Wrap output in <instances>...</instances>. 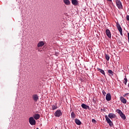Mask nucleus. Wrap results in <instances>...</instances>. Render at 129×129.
Segmentation results:
<instances>
[{"instance_id": "nucleus-1", "label": "nucleus", "mask_w": 129, "mask_h": 129, "mask_svg": "<svg viewBox=\"0 0 129 129\" xmlns=\"http://www.w3.org/2000/svg\"><path fill=\"white\" fill-rule=\"evenodd\" d=\"M29 121L31 125H35L36 124V120L33 117H30L29 118Z\"/></svg>"}, {"instance_id": "nucleus-2", "label": "nucleus", "mask_w": 129, "mask_h": 129, "mask_svg": "<svg viewBox=\"0 0 129 129\" xmlns=\"http://www.w3.org/2000/svg\"><path fill=\"white\" fill-rule=\"evenodd\" d=\"M105 117L106 118V120L107 123L109 124L110 126H113V123L112 122V121H111V120H110V119L107 116V115H105Z\"/></svg>"}, {"instance_id": "nucleus-3", "label": "nucleus", "mask_w": 129, "mask_h": 129, "mask_svg": "<svg viewBox=\"0 0 129 129\" xmlns=\"http://www.w3.org/2000/svg\"><path fill=\"white\" fill-rule=\"evenodd\" d=\"M117 112L119 114L120 116L123 119H125V115L122 113V111L120 110V109H117Z\"/></svg>"}, {"instance_id": "nucleus-4", "label": "nucleus", "mask_w": 129, "mask_h": 129, "mask_svg": "<svg viewBox=\"0 0 129 129\" xmlns=\"http://www.w3.org/2000/svg\"><path fill=\"white\" fill-rule=\"evenodd\" d=\"M116 4L118 9L120 10L122 9V5L121 4L120 0H116Z\"/></svg>"}, {"instance_id": "nucleus-5", "label": "nucleus", "mask_w": 129, "mask_h": 129, "mask_svg": "<svg viewBox=\"0 0 129 129\" xmlns=\"http://www.w3.org/2000/svg\"><path fill=\"white\" fill-rule=\"evenodd\" d=\"M61 115H62V112H61V110H56V112L54 113V116L57 117H59Z\"/></svg>"}, {"instance_id": "nucleus-6", "label": "nucleus", "mask_w": 129, "mask_h": 129, "mask_svg": "<svg viewBox=\"0 0 129 129\" xmlns=\"http://www.w3.org/2000/svg\"><path fill=\"white\" fill-rule=\"evenodd\" d=\"M116 27L117 28L118 30L119 31L121 36H122V29L121 28V27H120V25L119 24H116Z\"/></svg>"}, {"instance_id": "nucleus-7", "label": "nucleus", "mask_w": 129, "mask_h": 129, "mask_svg": "<svg viewBox=\"0 0 129 129\" xmlns=\"http://www.w3.org/2000/svg\"><path fill=\"white\" fill-rule=\"evenodd\" d=\"M106 100H107V101H110V100H111V95L110 93H108L106 94Z\"/></svg>"}, {"instance_id": "nucleus-8", "label": "nucleus", "mask_w": 129, "mask_h": 129, "mask_svg": "<svg viewBox=\"0 0 129 129\" xmlns=\"http://www.w3.org/2000/svg\"><path fill=\"white\" fill-rule=\"evenodd\" d=\"M108 116L109 118L112 119V118H115V117H116V115H115V114H114L113 113H110L108 114Z\"/></svg>"}, {"instance_id": "nucleus-9", "label": "nucleus", "mask_w": 129, "mask_h": 129, "mask_svg": "<svg viewBox=\"0 0 129 129\" xmlns=\"http://www.w3.org/2000/svg\"><path fill=\"white\" fill-rule=\"evenodd\" d=\"M32 98L34 101L37 102V100H39V96H38V95L34 94L32 96Z\"/></svg>"}, {"instance_id": "nucleus-10", "label": "nucleus", "mask_w": 129, "mask_h": 129, "mask_svg": "<svg viewBox=\"0 0 129 129\" xmlns=\"http://www.w3.org/2000/svg\"><path fill=\"white\" fill-rule=\"evenodd\" d=\"M106 35H107L108 37L111 38V33H110V31H109V29H107L106 30Z\"/></svg>"}, {"instance_id": "nucleus-11", "label": "nucleus", "mask_w": 129, "mask_h": 129, "mask_svg": "<svg viewBox=\"0 0 129 129\" xmlns=\"http://www.w3.org/2000/svg\"><path fill=\"white\" fill-rule=\"evenodd\" d=\"M120 100L121 102H122V103H124V104L126 103V99H125L123 97H120Z\"/></svg>"}, {"instance_id": "nucleus-12", "label": "nucleus", "mask_w": 129, "mask_h": 129, "mask_svg": "<svg viewBox=\"0 0 129 129\" xmlns=\"http://www.w3.org/2000/svg\"><path fill=\"white\" fill-rule=\"evenodd\" d=\"M44 45H45V43L43 42V41H40L38 43L37 47H38V48H40V47H43Z\"/></svg>"}, {"instance_id": "nucleus-13", "label": "nucleus", "mask_w": 129, "mask_h": 129, "mask_svg": "<svg viewBox=\"0 0 129 129\" xmlns=\"http://www.w3.org/2000/svg\"><path fill=\"white\" fill-rule=\"evenodd\" d=\"M81 106L82 108H84V109H89V106L85 104H82Z\"/></svg>"}, {"instance_id": "nucleus-14", "label": "nucleus", "mask_w": 129, "mask_h": 129, "mask_svg": "<svg viewBox=\"0 0 129 129\" xmlns=\"http://www.w3.org/2000/svg\"><path fill=\"white\" fill-rule=\"evenodd\" d=\"M72 4L73 6H78V1L77 0H72Z\"/></svg>"}, {"instance_id": "nucleus-15", "label": "nucleus", "mask_w": 129, "mask_h": 129, "mask_svg": "<svg viewBox=\"0 0 129 129\" xmlns=\"http://www.w3.org/2000/svg\"><path fill=\"white\" fill-rule=\"evenodd\" d=\"M75 121L76 123V124H78V125H81V122L78 119V118H76L75 120Z\"/></svg>"}, {"instance_id": "nucleus-16", "label": "nucleus", "mask_w": 129, "mask_h": 129, "mask_svg": "<svg viewBox=\"0 0 129 129\" xmlns=\"http://www.w3.org/2000/svg\"><path fill=\"white\" fill-rule=\"evenodd\" d=\"M33 117L34 118H35V119L37 120V119H39V118H40V114H35L33 115Z\"/></svg>"}, {"instance_id": "nucleus-17", "label": "nucleus", "mask_w": 129, "mask_h": 129, "mask_svg": "<svg viewBox=\"0 0 129 129\" xmlns=\"http://www.w3.org/2000/svg\"><path fill=\"white\" fill-rule=\"evenodd\" d=\"M63 2L66 6H70V1L69 0H63Z\"/></svg>"}, {"instance_id": "nucleus-18", "label": "nucleus", "mask_w": 129, "mask_h": 129, "mask_svg": "<svg viewBox=\"0 0 129 129\" xmlns=\"http://www.w3.org/2000/svg\"><path fill=\"white\" fill-rule=\"evenodd\" d=\"M97 71H99V72H100L103 75H105V73L104 72V71L103 70L100 69L99 68H97Z\"/></svg>"}, {"instance_id": "nucleus-19", "label": "nucleus", "mask_w": 129, "mask_h": 129, "mask_svg": "<svg viewBox=\"0 0 129 129\" xmlns=\"http://www.w3.org/2000/svg\"><path fill=\"white\" fill-rule=\"evenodd\" d=\"M108 72L109 74V76H113V74H114V73H113V72H112L111 70H109Z\"/></svg>"}, {"instance_id": "nucleus-20", "label": "nucleus", "mask_w": 129, "mask_h": 129, "mask_svg": "<svg viewBox=\"0 0 129 129\" xmlns=\"http://www.w3.org/2000/svg\"><path fill=\"white\" fill-rule=\"evenodd\" d=\"M105 58H106V60H107V61H109V59L110 58V57L109 56V55H108V54H105Z\"/></svg>"}, {"instance_id": "nucleus-21", "label": "nucleus", "mask_w": 129, "mask_h": 129, "mask_svg": "<svg viewBox=\"0 0 129 129\" xmlns=\"http://www.w3.org/2000/svg\"><path fill=\"white\" fill-rule=\"evenodd\" d=\"M57 108H58V107H57L56 104L52 106V110H55V109H57Z\"/></svg>"}, {"instance_id": "nucleus-22", "label": "nucleus", "mask_w": 129, "mask_h": 129, "mask_svg": "<svg viewBox=\"0 0 129 129\" xmlns=\"http://www.w3.org/2000/svg\"><path fill=\"white\" fill-rule=\"evenodd\" d=\"M71 117L72 118H75V117H76V115H75L74 112H72L71 113Z\"/></svg>"}, {"instance_id": "nucleus-23", "label": "nucleus", "mask_w": 129, "mask_h": 129, "mask_svg": "<svg viewBox=\"0 0 129 129\" xmlns=\"http://www.w3.org/2000/svg\"><path fill=\"white\" fill-rule=\"evenodd\" d=\"M124 84H125V85H126V83H127V78H126V76L125 77L124 79Z\"/></svg>"}, {"instance_id": "nucleus-24", "label": "nucleus", "mask_w": 129, "mask_h": 129, "mask_svg": "<svg viewBox=\"0 0 129 129\" xmlns=\"http://www.w3.org/2000/svg\"><path fill=\"white\" fill-rule=\"evenodd\" d=\"M102 92L103 95H104V96H105L106 93L105 92L104 90H102Z\"/></svg>"}, {"instance_id": "nucleus-25", "label": "nucleus", "mask_w": 129, "mask_h": 129, "mask_svg": "<svg viewBox=\"0 0 129 129\" xmlns=\"http://www.w3.org/2000/svg\"><path fill=\"white\" fill-rule=\"evenodd\" d=\"M92 122H93V123H96V122H97L96 120L94 119H92Z\"/></svg>"}, {"instance_id": "nucleus-26", "label": "nucleus", "mask_w": 129, "mask_h": 129, "mask_svg": "<svg viewBox=\"0 0 129 129\" xmlns=\"http://www.w3.org/2000/svg\"><path fill=\"white\" fill-rule=\"evenodd\" d=\"M128 94H129L128 93H125V94L123 95L124 97H125V96H126V95H128Z\"/></svg>"}, {"instance_id": "nucleus-27", "label": "nucleus", "mask_w": 129, "mask_h": 129, "mask_svg": "<svg viewBox=\"0 0 129 129\" xmlns=\"http://www.w3.org/2000/svg\"><path fill=\"white\" fill-rule=\"evenodd\" d=\"M126 20H127V21H129V15H127L126 16Z\"/></svg>"}, {"instance_id": "nucleus-28", "label": "nucleus", "mask_w": 129, "mask_h": 129, "mask_svg": "<svg viewBox=\"0 0 129 129\" xmlns=\"http://www.w3.org/2000/svg\"><path fill=\"white\" fill-rule=\"evenodd\" d=\"M107 2H112V0H107Z\"/></svg>"}, {"instance_id": "nucleus-29", "label": "nucleus", "mask_w": 129, "mask_h": 129, "mask_svg": "<svg viewBox=\"0 0 129 129\" xmlns=\"http://www.w3.org/2000/svg\"><path fill=\"white\" fill-rule=\"evenodd\" d=\"M36 129H39V128H37Z\"/></svg>"}]
</instances>
